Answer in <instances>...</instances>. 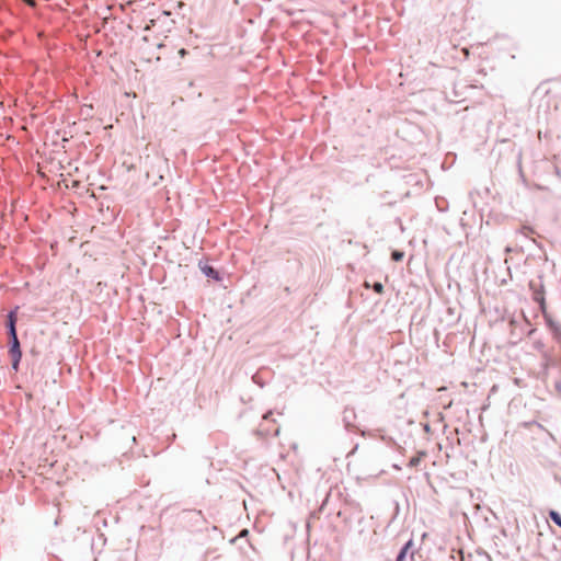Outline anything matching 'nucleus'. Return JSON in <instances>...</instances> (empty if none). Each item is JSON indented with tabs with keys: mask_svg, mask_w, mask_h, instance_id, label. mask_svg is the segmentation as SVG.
Masks as SVG:
<instances>
[{
	"mask_svg": "<svg viewBox=\"0 0 561 561\" xmlns=\"http://www.w3.org/2000/svg\"><path fill=\"white\" fill-rule=\"evenodd\" d=\"M356 419V413L353 408H345L343 411L342 421L344 424V427L348 432H356L360 434L362 436L366 435V432L360 431L355 424L354 421Z\"/></svg>",
	"mask_w": 561,
	"mask_h": 561,
	"instance_id": "1",
	"label": "nucleus"
},
{
	"mask_svg": "<svg viewBox=\"0 0 561 561\" xmlns=\"http://www.w3.org/2000/svg\"><path fill=\"white\" fill-rule=\"evenodd\" d=\"M529 288L533 291V299L539 305L541 309L546 308L545 288L541 283L535 280L529 282Z\"/></svg>",
	"mask_w": 561,
	"mask_h": 561,
	"instance_id": "2",
	"label": "nucleus"
},
{
	"mask_svg": "<svg viewBox=\"0 0 561 561\" xmlns=\"http://www.w3.org/2000/svg\"><path fill=\"white\" fill-rule=\"evenodd\" d=\"M10 337H11L10 355L12 358V366L16 370L20 359H21V356H22V353L20 350V343L18 340V335H11Z\"/></svg>",
	"mask_w": 561,
	"mask_h": 561,
	"instance_id": "3",
	"label": "nucleus"
},
{
	"mask_svg": "<svg viewBox=\"0 0 561 561\" xmlns=\"http://www.w3.org/2000/svg\"><path fill=\"white\" fill-rule=\"evenodd\" d=\"M414 547L413 538L405 541L400 548L394 561H408V556Z\"/></svg>",
	"mask_w": 561,
	"mask_h": 561,
	"instance_id": "4",
	"label": "nucleus"
},
{
	"mask_svg": "<svg viewBox=\"0 0 561 561\" xmlns=\"http://www.w3.org/2000/svg\"><path fill=\"white\" fill-rule=\"evenodd\" d=\"M271 371L268 368H262L252 376V381L260 388H263L266 379L270 377Z\"/></svg>",
	"mask_w": 561,
	"mask_h": 561,
	"instance_id": "5",
	"label": "nucleus"
},
{
	"mask_svg": "<svg viewBox=\"0 0 561 561\" xmlns=\"http://www.w3.org/2000/svg\"><path fill=\"white\" fill-rule=\"evenodd\" d=\"M15 322H16V316L14 311H11L8 316V327H9V333L11 335H16L15 330Z\"/></svg>",
	"mask_w": 561,
	"mask_h": 561,
	"instance_id": "6",
	"label": "nucleus"
},
{
	"mask_svg": "<svg viewBox=\"0 0 561 561\" xmlns=\"http://www.w3.org/2000/svg\"><path fill=\"white\" fill-rule=\"evenodd\" d=\"M548 517L551 522L561 528V514L558 511L549 510Z\"/></svg>",
	"mask_w": 561,
	"mask_h": 561,
	"instance_id": "7",
	"label": "nucleus"
},
{
	"mask_svg": "<svg viewBox=\"0 0 561 561\" xmlns=\"http://www.w3.org/2000/svg\"><path fill=\"white\" fill-rule=\"evenodd\" d=\"M404 257V252L402 250L394 249L391 251V260L393 262H401Z\"/></svg>",
	"mask_w": 561,
	"mask_h": 561,
	"instance_id": "8",
	"label": "nucleus"
},
{
	"mask_svg": "<svg viewBox=\"0 0 561 561\" xmlns=\"http://www.w3.org/2000/svg\"><path fill=\"white\" fill-rule=\"evenodd\" d=\"M380 439L385 442L388 446L401 448L391 436L380 435Z\"/></svg>",
	"mask_w": 561,
	"mask_h": 561,
	"instance_id": "9",
	"label": "nucleus"
},
{
	"mask_svg": "<svg viewBox=\"0 0 561 561\" xmlns=\"http://www.w3.org/2000/svg\"><path fill=\"white\" fill-rule=\"evenodd\" d=\"M373 290L377 294L383 293V285L380 282H375L371 286Z\"/></svg>",
	"mask_w": 561,
	"mask_h": 561,
	"instance_id": "10",
	"label": "nucleus"
},
{
	"mask_svg": "<svg viewBox=\"0 0 561 561\" xmlns=\"http://www.w3.org/2000/svg\"><path fill=\"white\" fill-rule=\"evenodd\" d=\"M420 461H421V457H412L409 461V466L416 467V466H419Z\"/></svg>",
	"mask_w": 561,
	"mask_h": 561,
	"instance_id": "11",
	"label": "nucleus"
},
{
	"mask_svg": "<svg viewBox=\"0 0 561 561\" xmlns=\"http://www.w3.org/2000/svg\"><path fill=\"white\" fill-rule=\"evenodd\" d=\"M554 388L559 396H561V381H557Z\"/></svg>",
	"mask_w": 561,
	"mask_h": 561,
	"instance_id": "12",
	"label": "nucleus"
},
{
	"mask_svg": "<svg viewBox=\"0 0 561 561\" xmlns=\"http://www.w3.org/2000/svg\"><path fill=\"white\" fill-rule=\"evenodd\" d=\"M423 428H424V431H425L426 433H430V432H431V426H430V424H428V423H424V424H423Z\"/></svg>",
	"mask_w": 561,
	"mask_h": 561,
	"instance_id": "13",
	"label": "nucleus"
},
{
	"mask_svg": "<svg viewBox=\"0 0 561 561\" xmlns=\"http://www.w3.org/2000/svg\"><path fill=\"white\" fill-rule=\"evenodd\" d=\"M357 448H358V444H356V445L354 446V448L348 453V455H347V456H351V455L355 454V451L357 450Z\"/></svg>",
	"mask_w": 561,
	"mask_h": 561,
	"instance_id": "14",
	"label": "nucleus"
},
{
	"mask_svg": "<svg viewBox=\"0 0 561 561\" xmlns=\"http://www.w3.org/2000/svg\"><path fill=\"white\" fill-rule=\"evenodd\" d=\"M27 4H30L31 7H34L35 5V2L34 0H24Z\"/></svg>",
	"mask_w": 561,
	"mask_h": 561,
	"instance_id": "15",
	"label": "nucleus"
},
{
	"mask_svg": "<svg viewBox=\"0 0 561 561\" xmlns=\"http://www.w3.org/2000/svg\"><path fill=\"white\" fill-rule=\"evenodd\" d=\"M179 54L183 57L186 55V50L184 48L180 49Z\"/></svg>",
	"mask_w": 561,
	"mask_h": 561,
	"instance_id": "16",
	"label": "nucleus"
},
{
	"mask_svg": "<svg viewBox=\"0 0 561 561\" xmlns=\"http://www.w3.org/2000/svg\"><path fill=\"white\" fill-rule=\"evenodd\" d=\"M244 536H245V529L241 530L239 534V537H244Z\"/></svg>",
	"mask_w": 561,
	"mask_h": 561,
	"instance_id": "17",
	"label": "nucleus"
},
{
	"mask_svg": "<svg viewBox=\"0 0 561 561\" xmlns=\"http://www.w3.org/2000/svg\"><path fill=\"white\" fill-rule=\"evenodd\" d=\"M410 558L411 560H414V552H411Z\"/></svg>",
	"mask_w": 561,
	"mask_h": 561,
	"instance_id": "18",
	"label": "nucleus"
}]
</instances>
